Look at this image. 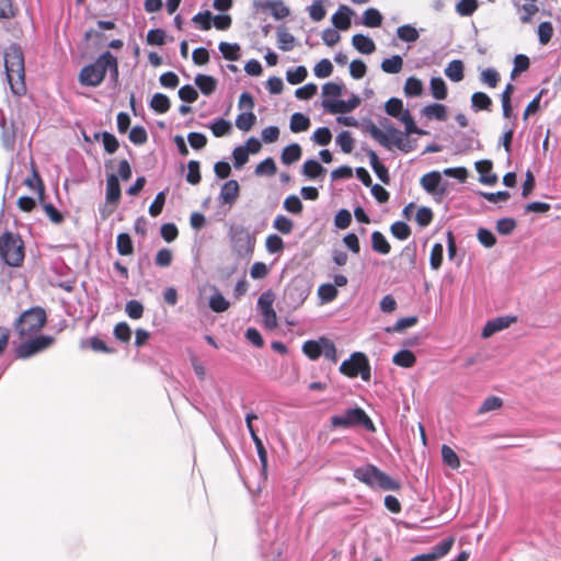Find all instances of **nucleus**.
<instances>
[{"instance_id":"obj_1","label":"nucleus","mask_w":561,"mask_h":561,"mask_svg":"<svg viewBox=\"0 0 561 561\" xmlns=\"http://www.w3.org/2000/svg\"><path fill=\"white\" fill-rule=\"evenodd\" d=\"M382 126L386 128V133L378 128L371 121H368V123L366 124V131L382 147L391 149L392 146H396L399 150L403 152H410L412 150L409 140L404 139V135L427 134V131L419 128L415 125L414 119L411 121L409 124L404 125V134L397 129L396 127H393L391 124H388V126L386 124H382Z\"/></svg>"},{"instance_id":"obj_2","label":"nucleus","mask_w":561,"mask_h":561,"mask_svg":"<svg viewBox=\"0 0 561 561\" xmlns=\"http://www.w3.org/2000/svg\"><path fill=\"white\" fill-rule=\"evenodd\" d=\"M4 68L7 79L14 95L21 96L26 92L25 67L22 48L10 45L4 53Z\"/></svg>"},{"instance_id":"obj_3","label":"nucleus","mask_w":561,"mask_h":561,"mask_svg":"<svg viewBox=\"0 0 561 561\" xmlns=\"http://www.w3.org/2000/svg\"><path fill=\"white\" fill-rule=\"evenodd\" d=\"M355 479L366 484L370 489H380L382 491H398L401 488L399 481L392 479L389 474L381 471L371 463L354 469Z\"/></svg>"},{"instance_id":"obj_4","label":"nucleus","mask_w":561,"mask_h":561,"mask_svg":"<svg viewBox=\"0 0 561 561\" xmlns=\"http://www.w3.org/2000/svg\"><path fill=\"white\" fill-rule=\"evenodd\" d=\"M45 323V310L41 307H33L20 314L14 322V328L20 339L24 340L39 332Z\"/></svg>"},{"instance_id":"obj_5","label":"nucleus","mask_w":561,"mask_h":561,"mask_svg":"<svg viewBox=\"0 0 561 561\" xmlns=\"http://www.w3.org/2000/svg\"><path fill=\"white\" fill-rule=\"evenodd\" d=\"M334 428H350L352 426H363L368 432H375L376 427L371 419L359 407L347 409L342 414L333 415L330 420Z\"/></svg>"},{"instance_id":"obj_6","label":"nucleus","mask_w":561,"mask_h":561,"mask_svg":"<svg viewBox=\"0 0 561 561\" xmlns=\"http://www.w3.org/2000/svg\"><path fill=\"white\" fill-rule=\"evenodd\" d=\"M0 256L10 266H20L24 260V244L19 234L5 231L0 237Z\"/></svg>"},{"instance_id":"obj_7","label":"nucleus","mask_w":561,"mask_h":561,"mask_svg":"<svg viewBox=\"0 0 561 561\" xmlns=\"http://www.w3.org/2000/svg\"><path fill=\"white\" fill-rule=\"evenodd\" d=\"M111 51L102 53L94 62L84 66L79 72V82L84 87H99L105 78V59Z\"/></svg>"},{"instance_id":"obj_8","label":"nucleus","mask_w":561,"mask_h":561,"mask_svg":"<svg viewBox=\"0 0 561 561\" xmlns=\"http://www.w3.org/2000/svg\"><path fill=\"white\" fill-rule=\"evenodd\" d=\"M302 352L311 360H316L320 356H323L332 363L337 362L336 347L334 343L327 337L306 341L302 345Z\"/></svg>"},{"instance_id":"obj_9","label":"nucleus","mask_w":561,"mask_h":561,"mask_svg":"<svg viewBox=\"0 0 561 561\" xmlns=\"http://www.w3.org/2000/svg\"><path fill=\"white\" fill-rule=\"evenodd\" d=\"M341 374L355 378L360 376L364 381L370 380V365L364 353L355 352L340 366Z\"/></svg>"},{"instance_id":"obj_10","label":"nucleus","mask_w":561,"mask_h":561,"mask_svg":"<svg viewBox=\"0 0 561 561\" xmlns=\"http://www.w3.org/2000/svg\"><path fill=\"white\" fill-rule=\"evenodd\" d=\"M230 238L233 251L240 257L251 256L255 245V238L243 226H232Z\"/></svg>"},{"instance_id":"obj_11","label":"nucleus","mask_w":561,"mask_h":561,"mask_svg":"<svg viewBox=\"0 0 561 561\" xmlns=\"http://www.w3.org/2000/svg\"><path fill=\"white\" fill-rule=\"evenodd\" d=\"M310 294V286L304 278L293 279L284 290V302L288 308H299Z\"/></svg>"},{"instance_id":"obj_12","label":"nucleus","mask_w":561,"mask_h":561,"mask_svg":"<svg viewBox=\"0 0 561 561\" xmlns=\"http://www.w3.org/2000/svg\"><path fill=\"white\" fill-rule=\"evenodd\" d=\"M55 339L50 335H37L34 337H27L16 347L15 355L18 358L26 359L47 350L53 345Z\"/></svg>"},{"instance_id":"obj_13","label":"nucleus","mask_w":561,"mask_h":561,"mask_svg":"<svg viewBox=\"0 0 561 561\" xmlns=\"http://www.w3.org/2000/svg\"><path fill=\"white\" fill-rule=\"evenodd\" d=\"M275 295L272 290L263 291L257 299V307L263 316L264 325L267 329H275L277 327V316L273 309Z\"/></svg>"},{"instance_id":"obj_14","label":"nucleus","mask_w":561,"mask_h":561,"mask_svg":"<svg viewBox=\"0 0 561 561\" xmlns=\"http://www.w3.org/2000/svg\"><path fill=\"white\" fill-rule=\"evenodd\" d=\"M360 104L357 95H352L347 101L344 100H323L322 106L331 114H346L354 111Z\"/></svg>"},{"instance_id":"obj_15","label":"nucleus","mask_w":561,"mask_h":561,"mask_svg":"<svg viewBox=\"0 0 561 561\" xmlns=\"http://www.w3.org/2000/svg\"><path fill=\"white\" fill-rule=\"evenodd\" d=\"M454 542L453 537L445 538L432 547L430 552L415 556L410 561H437L450 551Z\"/></svg>"},{"instance_id":"obj_16","label":"nucleus","mask_w":561,"mask_h":561,"mask_svg":"<svg viewBox=\"0 0 561 561\" xmlns=\"http://www.w3.org/2000/svg\"><path fill=\"white\" fill-rule=\"evenodd\" d=\"M23 184L36 193L38 202H43L45 197V185L33 161L31 162V174L23 180Z\"/></svg>"},{"instance_id":"obj_17","label":"nucleus","mask_w":561,"mask_h":561,"mask_svg":"<svg viewBox=\"0 0 561 561\" xmlns=\"http://www.w3.org/2000/svg\"><path fill=\"white\" fill-rule=\"evenodd\" d=\"M516 321L515 317L504 316L488 321L482 330V336L488 339L506 328Z\"/></svg>"},{"instance_id":"obj_18","label":"nucleus","mask_w":561,"mask_h":561,"mask_svg":"<svg viewBox=\"0 0 561 561\" xmlns=\"http://www.w3.org/2000/svg\"><path fill=\"white\" fill-rule=\"evenodd\" d=\"M353 14L354 11L350 7L345 4L340 5L337 11L332 15V23L334 27L341 31L348 30Z\"/></svg>"},{"instance_id":"obj_19","label":"nucleus","mask_w":561,"mask_h":561,"mask_svg":"<svg viewBox=\"0 0 561 561\" xmlns=\"http://www.w3.org/2000/svg\"><path fill=\"white\" fill-rule=\"evenodd\" d=\"M239 183L236 180H229L221 186L219 201L221 204L232 205L239 197Z\"/></svg>"},{"instance_id":"obj_20","label":"nucleus","mask_w":561,"mask_h":561,"mask_svg":"<svg viewBox=\"0 0 561 561\" xmlns=\"http://www.w3.org/2000/svg\"><path fill=\"white\" fill-rule=\"evenodd\" d=\"M476 170L480 174L479 181L482 184L493 185L497 181L496 174L492 173V163L489 160L476 162Z\"/></svg>"},{"instance_id":"obj_21","label":"nucleus","mask_w":561,"mask_h":561,"mask_svg":"<svg viewBox=\"0 0 561 561\" xmlns=\"http://www.w3.org/2000/svg\"><path fill=\"white\" fill-rule=\"evenodd\" d=\"M121 199V186L118 178L110 174L106 180V201L110 204H117Z\"/></svg>"},{"instance_id":"obj_22","label":"nucleus","mask_w":561,"mask_h":561,"mask_svg":"<svg viewBox=\"0 0 561 561\" xmlns=\"http://www.w3.org/2000/svg\"><path fill=\"white\" fill-rule=\"evenodd\" d=\"M352 44L354 48L362 54H373L376 50L374 41L364 34L353 35Z\"/></svg>"},{"instance_id":"obj_23","label":"nucleus","mask_w":561,"mask_h":561,"mask_svg":"<svg viewBox=\"0 0 561 561\" xmlns=\"http://www.w3.org/2000/svg\"><path fill=\"white\" fill-rule=\"evenodd\" d=\"M194 82L204 95H210L217 88V80L208 75L198 73Z\"/></svg>"},{"instance_id":"obj_24","label":"nucleus","mask_w":561,"mask_h":561,"mask_svg":"<svg viewBox=\"0 0 561 561\" xmlns=\"http://www.w3.org/2000/svg\"><path fill=\"white\" fill-rule=\"evenodd\" d=\"M440 182L442 175L438 171L428 172L424 174L420 180L422 187L430 194H434L437 192Z\"/></svg>"},{"instance_id":"obj_25","label":"nucleus","mask_w":561,"mask_h":561,"mask_svg":"<svg viewBox=\"0 0 561 561\" xmlns=\"http://www.w3.org/2000/svg\"><path fill=\"white\" fill-rule=\"evenodd\" d=\"M0 127H1V141L3 147L7 150H11L14 147L15 144V131L13 129V124L10 126L7 124L5 118L2 116L0 119Z\"/></svg>"},{"instance_id":"obj_26","label":"nucleus","mask_w":561,"mask_h":561,"mask_svg":"<svg viewBox=\"0 0 561 561\" xmlns=\"http://www.w3.org/2000/svg\"><path fill=\"white\" fill-rule=\"evenodd\" d=\"M403 67V59L399 55H393L390 58H386L381 61L380 68L383 72L389 75L399 73Z\"/></svg>"},{"instance_id":"obj_27","label":"nucleus","mask_w":561,"mask_h":561,"mask_svg":"<svg viewBox=\"0 0 561 561\" xmlns=\"http://www.w3.org/2000/svg\"><path fill=\"white\" fill-rule=\"evenodd\" d=\"M422 113L428 118H436L440 122L447 119L446 106L440 103H433L424 106Z\"/></svg>"},{"instance_id":"obj_28","label":"nucleus","mask_w":561,"mask_h":561,"mask_svg":"<svg viewBox=\"0 0 561 561\" xmlns=\"http://www.w3.org/2000/svg\"><path fill=\"white\" fill-rule=\"evenodd\" d=\"M327 170L314 159L307 160L302 165V173L309 179H317L323 175Z\"/></svg>"},{"instance_id":"obj_29","label":"nucleus","mask_w":561,"mask_h":561,"mask_svg":"<svg viewBox=\"0 0 561 561\" xmlns=\"http://www.w3.org/2000/svg\"><path fill=\"white\" fill-rule=\"evenodd\" d=\"M471 106L478 111H491L492 100L484 92H474L471 96Z\"/></svg>"},{"instance_id":"obj_30","label":"nucleus","mask_w":561,"mask_h":561,"mask_svg":"<svg viewBox=\"0 0 561 561\" xmlns=\"http://www.w3.org/2000/svg\"><path fill=\"white\" fill-rule=\"evenodd\" d=\"M277 44L280 50L289 51L294 47L295 37L287 31V28L279 26L277 27Z\"/></svg>"},{"instance_id":"obj_31","label":"nucleus","mask_w":561,"mask_h":561,"mask_svg":"<svg viewBox=\"0 0 561 561\" xmlns=\"http://www.w3.org/2000/svg\"><path fill=\"white\" fill-rule=\"evenodd\" d=\"M310 127V119L302 113H294L290 117L289 128L293 133L306 131Z\"/></svg>"},{"instance_id":"obj_32","label":"nucleus","mask_w":561,"mask_h":561,"mask_svg":"<svg viewBox=\"0 0 561 561\" xmlns=\"http://www.w3.org/2000/svg\"><path fill=\"white\" fill-rule=\"evenodd\" d=\"M392 362L397 366L410 368L415 364L416 357L413 352L409 350H401L393 355Z\"/></svg>"},{"instance_id":"obj_33","label":"nucleus","mask_w":561,"mask_h":561,"mask_svg":"<svg viewBox=\"0 0 561 561\" xmlns=\"http://www.w3.org/2000/svg\"><path fill=\"white\" fill-rule=\"evenodd\" d=\"M301 157V147L298 144L286 146L282 152V162L284 164H291L298 161Z\"/></svg>"},{"instance_id":"obj_34","label":"nucleus","mask_w":561,"mask_h":561,"mask_svg":"<svg viewBox=\"0 0 561 561\" xmlns=\"http://www.w3.org/2000/svg\"><path fill=\"white\" fill-rule=\"evenodd\" d=\"M445 75L454 82L463 79V64L461 60H451L445 68Z\"/></svg>"},{"instance_id":"obj_35","label":"nucleus","mask_w":561,"mask_h":561,"mask_svg":"<svg viewBox=\"0 0 561 561\" xmlns=\"http://www.w3.org/2000/svg\"><path fill=\"white\" fill-rule=\"evenodd\" d=\"M371 248L374 251L380 254H388L391 247L385 236L380 231H374L371 233Z\"/></svg>"},{"instance_id":"obj_36","label":"nucleus","mask_w":561,"mask_h":561,"mask_svg":"<svg viewBox=\"0 0 561 561\" xmlns=\"http://www.w3.org/2000/svg\"><path fill=\"white\" fill-rule=\"evenodd\" d=\"M397 36L407 43H414L419 39V31L411 24H404L397 28Z\"/></svg>"},{"instance_id":"obj_37","label":"nucleus","mask_w":561,"mask_h":561,"mask_svg":"<svg viewBox=\"0 0 561 561\" xmlns=\"http://www.w3.org/2000/svg\"><path fill=\"white\" fill-rule=\"evenodd\" d=\"M116 249L121 255H130L134 252V244L128 233L122 232L116 238Z\"/></svg>"},{"instance_id":"obj_38","label":"nucleus","mask_w":561,"mask_h":561,"mask_svg":"<svg viewBox=\"0 0 561 561\" xmlns=\"http://www.w3.org/2000/svg\"><path fill=\"white\" fill-rule=\"evenodd\" d=\"M381 22H382V15L375 8H369L367 10H365V12L363 13L362 23L367 27H378L381 25Z\"/></svg>"},{"instance_id":"obj_39","label":"nucleus","mask_w":561,"mask_h":561,"mask_svg":"<svg viewBox=\"0 0 561 561\" xmlns=\"http://www.w3.org/2000/svg\"><path fill=\"white\" fill-rule=\"evenodd\" d=\"M255 122H256V116L251 110L245 113H241L237 116L236 126L240 130L249 131L253 127Z\"/></svg>"},{"instance_id":"obj_40","label":"nucleus","mask_w":561,"mask_h":561,"mask_svg":"<svg viewBox=\"0 0 561 561\" xmlns=\"http://www.w3.org/2000/svg\"><path fill=\"white\" fill-rule=\"evenodd\" d=\"M209 128L215 137H224L230 134L232 125L229 121L217 118L209 125Z\"/></svg>"},{"instance_id":"obj_41","label":"nucleus","mask_w":561,"mask_h":561,"mask_svg":"<svg viewBox=\"0 0 561 561\" xmlns=\"http://www.w3.org/2000/svg\"><path fill=\"white\" fill-rule=\"evenodd\" d=\"M220 53L224 58L227 60L236 61L240 58V46L238 44H230L226 42H220L218 45Z\"/></svg>"},{"instance_id":"obj_42","label":"nucleus","mask_w":561,"mask_h":561,"mask_svg":"<svg viewBox=\"0 0 561 561\" xmlns=\"http://www.w3.org/2000/svg\"><path fill=\"white\" fill-rule=\"evenodd\" d=\"M170 105L171 103L169 98L162 93H156L150 101V107L160 114L168 112Z\"/></svg>"},{"instance_id":"obj_43","label":"nucleus","mask_w":561,"mask_h":561,"mask_svg":"<svg viewBox=\"0 0 561 561\" xmlns=\"http://www.w3.org/2000/svg\"><path fill=\"white\" fill-rule=\"evenodd\" d=\"M318 296L322 304L331 302L336 298L337 289L330 283L322 284L318 288Z\"/></svg>"},{"instance_id":"obj_44","label":"nucleus","mask_w":561,"mask_h":561,"mask_svg":"<svg viewBox=\"0 0 561 561\" xmlns=\"http://www.w3.org/2000/svg\"><path fill=\"white\" fill-rule=\"evenodd\" d=\"M442 458L445 465L451 469H458L460 467V460L454 449L447 445L442 446Z\"/></svg>"},{"instance_id":"obj_45","label":"nucleus","mask_w":561,"mask_h":561,"mask_svg":"<svg viewBox=\"0 0 561 561\" xmlns=\"http://www.w3.org/2000/svg\"><path fill=\"white\" fill-rule=\"evenodd\" d=\"M431 92L436 100H445L447 96V87L445 81L440 78L431 79Z\"/></svg>"},{"instance_id":"obj_46","label":"nucleus","mask_w":561,"mask_h":561,"mask_svg":"<svg viewBox=\"0 0 561 561\" xmlns=\"http://www.w3.org/2000/svg\"><path fill=\"white\" fill-rule=\"evenodd\" d=\"M199 168H201V165H199L198 161H196V160L188 161V163H187L188 171L185 176V180L187 181V183H190L192 185H197L201 182L202 176H201Z\"/></svg>"},{"instance_id":"obj_47","label":"nucleus","mask_w":561,"mask_h":561,"mask_svg":"<svg viewBox=\"0 0 561 561\" xmlns=\"http://www.w3.org/2000/svg\"><path fill=\"white\" fill-rule=\"evenodd\" d=\"M478 7V0H460L456 4V12L461 16H470L476 12Z\"/></svg>"},{"instance_id":"obj_48","label":"nucleus","mask_w":561,"mask_h":561,"mask_svg":"<svg viewBox=\"0 0 561 561\" xmlns=\"http://www.w3.org/2000/svg\"><path fill=\"white\" fill-rule=\"evenodd\" d=\"M403 90L407 96H419L423 92V84L420 79L410 77L407 79Z\"/></svg>"},{"instance_id":"obj_49","label":"nucleus","mask_w":561,"mask_h":561,"mask_svg":"<svg viewBox=\"0 0 561 561\" xmlns=\"http://www.w3.org/2000/svg\"><path fill=\"white\" fill-rule=\"evenodd\" d=\"M229 301L219 293L216 291L209 299V308L215 312H224L229 308Z\"/></svg>"},{"instance_id":"obj_50","label":"nucleus","mask_w":561,"mask_h":561,"mask_svg":"<svg viewBox=\"0 0 561 561\" xmlns=\"http://www.w3.org/2000/svg\"><path fill=\"white\" fill-rule=\"evenodd\" d=\"M444 247L440 243H435L432 247L430 255V265L433 270L437 271L443 263Z\"/></svg>"},{"instance_id":"obj_51","label":"nucleus","mask_w":561,"mask_h":561,"mask_svg":"<svg viewBox=\"0 0 561 561\" xmlns=\"http://www.w3.org/2000/svg\"><path fill=\"white\" fill-rule=\"evenodd\" d=\"M307 75L306 67L298 66L295 69L287 70L286 79L290 84H299L306 79Z\"/></svg>"},{"instance_id":"obj_52","label":"nucleus","mask_w":561,"mask_h":561,"mask_svg":"<svg viewBox=\"0 0 561 561\" xmlns=\"http://www.w3.org/2000/svg\"><path fill=\"white\" fill-rule=\"evenodd\" d=\"M480 80L489 88H495L500 82V73L493 68H486L481 72Z\"/></svg>"},{"instance_id":"obj_53","label":"nucleus","mask_w":561,"mask_h":561,"mask_svg":"<svg viewBox=\"0 0 561 561\" xmlns=\"http://www.w3.org/2000/svg\"><path fill=\"white\" fill-rule=\"evenodd\" d=\"M273 227L280 233L288 234L293 231V220L284 215H277L273 221Z\"/></svg>"},{"instance_id":"obj_54","label":"nucleus","mask_w":561,"mask_h":561,"mask_svg":"<svg viewBox=\"0 0 561 561\" xmlns=\"http://www.w3.org/2000/svg\"><path fill=\"white\" fill-rule=\"evenodd\" d=\"M391 233L399 240H407L411 236V228L404 221H396L390 227Z\"/></svg>"},{"instance_id":"obj_55","label":"nucleus","mask_w":561,"mask_h":561,"mask_svg":"<svg viewBox=\"0 0 561 561\" xmlns=\"http://www.w3.org/2000/svg\"><path fill=\"white\" fill-rule=\"evenodd\" d=\"M336 144L341 147V150L345 153H350L354 147V139L348 130H343L336 136Z\"/></svg>"},{"instance_id":"obj_56","label":"nucleus","mask_w":561,"mask_h":561,"mask_svg":"<svg viewBox=\"0 0 561 561\" xmlns=\"http://www.w3.org/2000/svg\"><path fill=\"white\" fill-rule=\"evenodd\" d=\"M502 405H503V401L501 398L491 396V397H488L486 399H484V401L482 402V404L480 405V408L478 410V413L484 414V413L497 410Z\"/></svg>"},{"instance_id":"obj_57","label":"nucleus","mask_w":561,"mask_h":561,"mask_svg":"<svg viewBox=\"0 0 561 561\" xmlns=\"http://www.w3.org/2000/svg\"><path fill=\"white\" fill-rule=\"evenodd\" d=\"M256 175H274L276 173V164L272 158L261 161L254 170Z\"/></svg>"},{"instance_id":"obj_58","label":"nucleus","mask_w":561,"mask_h":561,"mask_svg":"<svg viewBox=\"0 0 561 561\" xmlns=\"http://www.w3.org/2000/svg\"><path fill=\"white\" fill-rule=\"evenodd\" d=\"M42 204L43 210L47 215V217L50 219L51 222L59 225L64 221L62 214L50 203H46L45 198L43 202H39Z\"/></svg>"},{"instance_id":"obj_59","label":"nucleus","mask_w":561,"mask_h":561,"mask_svg":"<svg viewBox=\"0 0 561 561\" xmlns=\"http://www.w3.org/2000/svg\"><path fill=\"white\" fill-rule=\"evenodd\" d=\"M332 71L333 65L327 58L321 59L313 68L314 76L321 79L330 77Z\"/></svg>"},{"instance_id":"obj_60","label":"nucleus","mask_w":561,"mask_h":561,"mask_svg":"<svg viewBox=\"0 0 561 561\" xmlns=\"http://www.w3.org/2000/svg\"><path fill=\"white\" fill-rule=\"evenodd\" d=\"M125 311L130 319L138 320L144 314V305L138 300H129L126 302Z\"/></svg>"},{"instance_id":"obj_61","label":"nucleus","mask_w":561,"mask_h":561,"mask_svg":"<svg viewBox=\"0 0 561 561\" xmlns=\"http://www.w3.org/2000/svg\"><path fill=\"white\" fill-rule=\"evenodd\" d=\"M323 2L324 0H313V3L308 8L312 21L319 22L325 18L327 11Z\"/></svg>"},{"instance_id":"obj_62","label":"nucleus","mask_w":561,"mask_h":561,"mask_svg":"<svg viewBox=\"0 0 561 561\" xmlns=\"http://www.w3.org/2000/svg\"><path fill=\"white\" fill-rule=\"evenodd\" d=\"M404 110L402 100L390 98L385 104L386 113L391 117H397Z\"/></svg>"},{"instance_id":"obj_63","label":"nucleus","mask_w":561,"mask_h":561,"mask_svg":"<svg viewBox=\"0 0 561 561\" xmlns=\"http://www.w3.org/2000/svg\"><path fill=\"white\" fill-rule=\"evenodd\" d=\"M232 157L234 168L240 169L249 160V150L244 146H238L233 149Z\"/></svg>"},{"instance_id":"obj_64","label":"nucleus","mask_w":561,"mask_h":561,"mask_svg":"<svg viewBox=\"0 0 561 561\" xmlns=\"http://www.w3.org/2000/svg\"><path fill=\"white\" fill-rule=\"evenodd\" d=\"M178 94L179 98L186 103H193L198 99L197 90L191 84L181 87Z\"/></svg>"}]
</instances>
